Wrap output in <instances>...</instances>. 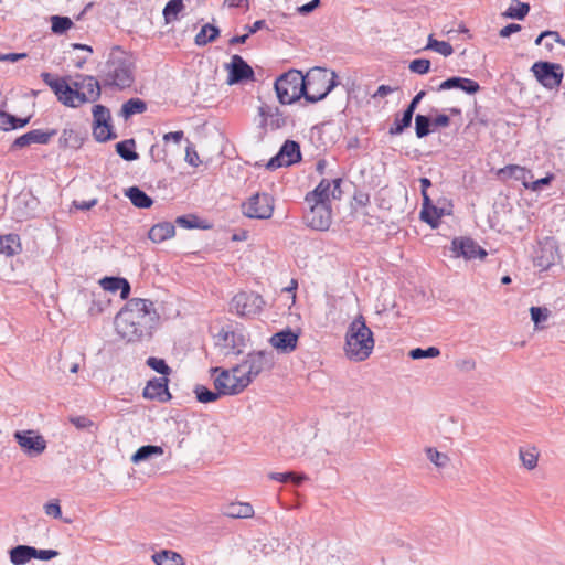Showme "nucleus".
<instances>
[{"instance_id":"1","label":"nucleus","mask_w":565,"mask_h":565,"mask_svg":"<svg viewBox=\"0 0 565 565\" xmlns=\"http://www.w3.org/2000/svg\"><path fill=\"white\" fill-rule=\"evenodd\" d=\"M99 76L104 86L118 89L130 87L135 81L134 63L130 56L120 46H114L106 63L99 68Z\"/></svg>"},{"instance_id":"2","label":"nucleus","mask_w":565,"mask_h":565,"mask_svg":"<svg viewBox=\"0 0 565 565\" xmlns=\"http://www.w3.org/2000/svg\"><path fill=\"white\" fill-rule=\"evenodd\" d=\"M374 344L372 330L366 326L364 317L359 315L349 324L347 330L345 355L350 360L362 362L371 355Z\"/></svg>"},{"instance_id":"3","label":"nucleus","mask_w":565,"mask_h":565,"mask_svg":"<svg viewBox=\"0 0 565 565\" xmlns=\"http://www.w3.org/2000/svg\"><path fill=\"white\" fill-rule=\"evenodd\" d=\"M303 84L306 86V102L315 104L324 99L339 85L338 74L334 71L316 66L303 75Z\"/></svg>"},{"instance_id":"4","label":"nucleus","mask_w":565,"mask_h":565,"mask_svg":"<svg viewBox=\"0 0 565 565\" xmlns=\"http://www.w3.org/2000/svg\"><path fill=\"white\" fill-rule=\"evenodd\" d=\"M158 315L153 302L148 299L132 298L115 317V329H127L134 321H146L147 326L154 328Z\"/></svg>"},{"instance_id":"5","label":"nucleus","mask_w":565,"mask_h":565,"mask_svg":"<svg viewBox=\"0 0 565 565\" xmlns=\"http://www.w3.org/2000/svg\"><path fill=\"white\" fill-rule=\"evenodd\" d=\"M274 88L281 105H291L306 95L303 75L298 70H289L278 76Z\"/></svg>"},{"instance_id":"6","label":"nucleus","mask_w":565,"mask_h":565,"mask_svg":"<svg viewBox=\"0 0 565 565\" xmlns=\"http://www.w3.org/2000/svg\"><path fill=\"white\" fill-rule=\"evenodd\" d=\"M210 372L212 375L218 373L214 379V386L223 395L239 394L249 385V379L242 375V366L236 365L232 371L215 366L211 367Z\"/></svg>"},{"instance_id":"7","label":"nucleus","mask_w":565,"mask_h":565,"mask_svg":"<svg viewBox=\"0 0 565 565\" xmlns=\"http://www.w3.org/2000/svg\"><path fill=\"white\" fill-rule=\"evenodd\" d=\"M265 306V300L254 291H241L230 302V311L243 318H253L259 315Z\"/></svg>"},{"instance_id":"8","label":"nucleus","mask_w":565,"mask_h":565,"mask_svg":"<svg viewBox=\"0 0 565 565\" xmlns=\"http://www.w3.org/2000/svg\"><path fill=\"white\" fill-rule=\"evenodd\" d=\"M275 365V358L269 351H255L247 354L242 364L243 377H248L249 383L264 371H269Z\"/></svg>"},{"instance_id":"9","label":"nucleus","mask_w":565,"mask_h":565,"mask_svg":"<svg viewBox=\"0 0 565 565\" xmlns=\"http://www.w3.org/2000/svg\"><path fill=\"white\" fill-rule=\"evenodd\" d=\"M531 71L536 81L548 89L559 87L564 77L563 66L558 63L539 61L532 65Z\"/></svg>"},{"instance_id":"10","label":"nucleus","mask_w":565,"mask_h":565,"mask_svg":"<svg viewBox=\"0 0 565 565\" xmlns=\"http://www.w3.org/2000/svg\"><path fill=\"white\" fill-rule=\"evenodd\" d=\"M243 214L248 218L268 220L274 213V198L268 193H255L242 204Z\"/></svg>"},{"instance_id":"11","label":"nucleus","mask_w":565,"mask_h":565,"mask_svg":"<svg viewBox=\"0 0 565 565\" xmlns=\"http://www.w3.org/2000/svg\"><path fill=\"white\" fill-rule=\"evenodd\" d=\"M93 136L98 142H106L117 138L111 125L110 110L100 104L93 107Z\"/></svg>"},{"instance_id":"12","label":"nucleus","mask_w":565,"mask_h":565,"mask_svg":"<svg viewBox=\"0 0 565 565\" xmlns=\"http://www.w3.org/2000/svg\"><path fill=\"white\" fill-rule=\"evenodd\" d=\"M309 212L303 216L307 226L317 231H327L332 223L331 203H320L312 201Z\"/></svg>"},{"instance_id":"13","label":"nucleus","mask_w":565,"mask_h":565,"mask_svg":"<svg viewBox=\"0 0 565 565\" xmlns=\"http://www.w3.org/2000/svg\"><path fill=\"white\" fill-rule=\"evenodd\" d=\"M258 115L262 118L259 127L271 131L285 128L289 122L294 124L290 116L285 115L277 106L263 103L258 107Z\"/></svg>"},{"instance_id":"14","label":"nucleus","mask_w":565,"mask_h":565,"mask_svg":"<svg viewBox=\"0 0 565 565\" xmlns=\"http://www.w3.org/2000/svg\"><path fill=\"white\" fill-rule=\"evenodd\" d=\"M228 76L226 83L228 85H235L247 81H254L255 72L250 65L241 56L233 55L231 63L226 64Z\"/></svg>"},{"instance_id":"15","label":"nucleus","mask_w":565,"mask_h":565,"mask_svg":"<svg viewBox=\"0 0 565 565\" xmlns=\"http://www.w3.org/2000/svg\"><path fill=\"white\" fill-rule=\"evenodd\" d=\"M451 252L455 257L465 259H483L488 254L480 245L470 237H455L451 242Z\"/></svg>"},{"instance_id":"16","label":"nucleus","mask_w":565,"mask_h":565,"mask_svg":"<svg viewBox=\"0 0 565 565\" xmlns=\"http://www.w3.org/2000/svg\"><path fill=\"white\" fill-rule=\"evenodd\" d=\"M56 134V129H50L46 131L41 129H33L15 138L14 141L11 143L9 151L15 152L19 149H23L33 143L47 145L51 138L54 137Z\"/></svg>"},{"instance_id":"17","label":"nucleus","mask_w":565,"mask_h":565,"mask_svg":"<svg viewBox=\"0 0 565 565\" xmlns=\"http://www.w3.org/2000/svg\"><path fill=\"white\" fill-rule=\"evenodd\" d=\"M14 438L22 450L29 456H39L46 448V441L43 436L33 430L15 431Z\"/></svg>"},{"instance_id":"18","label":"nucleus","mask_w":565,"mask_h":565,"mask_svg":"<svg viewBox=\"0 0 565 565\" xmlns=\"http://www.w3.org/2000/svg\"><path fill=\"white\" fill-rule=\"evenodd\" d=\"M299 333L290 328L282 329L269 338L273 348L284 354H289L297 349Z\"/></svg>"},{"instance_id":"19","label":"nucleus","mask_w":565,"mask_h":565,"mask_svg":"<svg viewBox=\"0 0 565 565\" xmlns=\"http://www.w3.org/2000/svg\"><path fill=\"white\" fill-rule=\"evenodd\" d=\"M168 383V377H153L152 380L148 381L146 387L143 388L142 396L146 399H157L162 403L170 401L172 395L169 392Z\"/></svg>"},{"instance_id":"20","label":"nucleus","mask_w":565,"mask_h":565,"mask_svg":"<svg viewBox=\"0 0 565 565\" xmlns=\"http://www.w3.org/2000/svg\"><path fill=\"white\" fill-rule=\"evenodd\" d=\"M480 88L481 87L479 83L473 79L460 76H452L441 82L436 88V90L441 92L449 89H460L468 95H475L480 90Z\"/></svg>"},{"instance_id":"21","label":"nucleus","mask_w":565,"mask_h":565,"mask_svg":"<svg viewBox=\"0 0 565 565\" xmlns=\"http://www.w3.org/2000/svg\"><path fill=\"white\" fill-rule=\"evenodd\" d=\"M152 327L147 326L146 321L131 323L127 329H116L118 335L128 342L141 340L146 335H151Z\"/></svg>"},{"instance_id":"22","label":"nucleus","mask_w":565,"mask_h":565,"mask_svg":"<svg viewBox=\"0 0 565 565\" xmlns=\"http://www.w3.org/2000/svg\"><path fill=\"white\" fill-rule=\"evenodd\" d=\"M100 286L104 290L116 292L120 291V298L121 299H128L130 295V284L126 278L122 277H116V276H106L99 281Z\"/></svg>"},{"instance_id":"23","label":"nucleus","mask_w":565,"mask_h":565,"mask_svg":"<svg viewBox=\"0 0 565 565\" xmlns=\"http://www.w3.org/2000/svg\"><path fill=\"white\" fill-rule=\"evenodd\" d=\"M497 174L502 180L514 179L521 181L523 185L533 179L532 171L519 164H508L499 169Z\"/></svg>"},{"instance_id":"24","label":"nucleus","mask_w":565,"mask_h":565,"mask_svg":"<svg viewBox=\"0 0 565 565\" xmlns=\"http://www.w3.org/2000/svg\"><path fill=\"white\" fill-rule=\"evenodd\" d=\"M84 136L73 128H64L58 139V147L61 149H79L84 143Z\"/></svg>"},{"instance_id":"25","label":"nucleus","mask_w":565,"mask_h":565,"mask_svg":"<svg viewBox=\"0 0 565 565\" xmlns=\"http://www.w3.org/2000/svg\"><path fill=\"white\" fill-rule=\"evenodd\" d=\"M175 234L174 224L171 222H161L153 225L148 233V237L153 243H161L173 237Z\"/></svg>"},{"instance_id":"26","label":"nucleus","mask_w":565,"mask_h":565,"mask_svg":"<svg viewBox=\"0 0 565 565\" xmlns=\"http://www.w3.org/2000/svg\"><path fill=\"white\" fill-rule=\"evenodd\" d=\"M62 104L67 107H78L85 103H95L93 95H87L86 92L79 89H73L68 85V92H65V95L62 97Z\"/></svg>"},{"instance_id":"27","label":"nucleus","mask_w":565,"mask_h":565,"mask_svg":"<svg viewBox=\"0 0 565 565\" xmlns=\"http://www.w3.org/2000/svg\"><path fill=\"white\" fill-rule=\"evenodd\" d=\"M330 189L331 181H329L328 179H322L312 191L306 194L305 201L308 204H311L312 201H320V203H331Z\"/></svg>"},{"instance_id":"28","label":"nucleus","mask_w":565,"mask_h":565,"mask_svg":"<svg viewBox=\"0 0 565 565\" xmlns=\"http://www.w3.org/2000/svg\"><path fill=\"white\" fill-rule=\"evenodd\" d=\"M35 555V547L30 545H17L9 550V558L13 565H25Z\"/></svg>"},{"instance_id":"29","label":"nucleus","mask_w":565,"mask_h":565,"mask_svg":"<svg viewBox=\"0 0 565 565\" xmlns=\"http://www.w3.org/2000/svg\"><path fill=\"white\" fill-rule=\"evenodd\" d=\"M21 249L20 236L18 234L0 235V254L10 257L19 254Z\"/></svg>"},{"instance_id":"30","label":"nucleus","mask_w":565,"mask_h":565,"mask_svg":"<svg viewBox=\"0 0 565 565\" xmlns=\"http://www.w3.org/2000/svg\"><path fill=\"white\" fill-rule=\"evenodd\" d=\"M31 116L17 117L4 110H0V128L3 131L24 128L30 122Z\"/></svg>"},{"instance_id":"31","label":"nucleus","mask_w":565,"mask_h":565,"mask_svg":"<svg viewBox=\"0 0 565 565\" xmlns=\"http://www.w3.org/2000/svg\"><path fill=\"white\" fill-rule=\"evenodd\" d=\"M223 514L233 519H246L254 515V509L250 503L235 502L224 507Z\"/></svg>"},{"instance_id":"32","label":"nucleus","mask_w":565,"mask_h":565,"mask_svg":"<svg viewBox=\"0 0 565 565\" xmlns=\"http://www.w3.org/2000/svg\"><path fill=\"white\" fill-rule=\"evenodd\" d=\"M280 156L286 160L287 166H291L301 160L300 145L295 140H286L279 149Z\"/></svg>"},{"instance_id":"33","label":"nucleus","mask_w":565,"mask_h":565,"mask_svg":"<svg viewBox=\"0 0 565 565\" xmlns=\"http://www.w3.org/2000/svg\"><path fill=\"white\" fill-rule=\"evenodd\" d=\"M125 194L136 207L149 209L153 204V200L138 186H130Z\"/></svg>"},{"instance_id":"34","label":"nucleus","mask_w":565,"mask_h":565,"mask_svg":"<svg viewBox=\"0 0 565 565\" xmlns=\"http://www.w3.org/2000/svg\"><path fill=\"white\" fill-rule=\"evenodd\" d=\"M218 337L224 341L223 345L233 350L236 354H239L242 352L241 348L245 347V338L241 333L222 330Z\"/></svg>"},{"instance_id":"35","label":"nucleus","mask_w":565,"mask_h":565,"mask_svg":"<svg viewBox=\"0 0 565 565\" xmlns=\"http://www.w3.org/2000/svg\"><path fill=\"white\" fill-rule=\"evenodd\" d=\"M147 110V104L145 100L134 97L125 102L121 106L119 115L125 119H129L134 115L142 114Z\"/></svg>"},{"instance_id":"36","label":"nucleus","mask_w":565,"mask_h":565,"mask_svg":"<svg viewBox=\"0 0 565 565\" xmlns=\"http://www.w3.org/2000/svg\"><path fill=\"white\" fill-rule=\"evenodd\" d=\"M41 78L54 92L58 102L62 103V97L65 95V92H68L66 81L64 78H54L49 72L41 73Z\"/></svg>"},{"instance_id":"37","label":"nucleus","mask_w":565,"mask_h":565,"mask_svg":"<svg viewBox=\"0 0 565 565\" xmlns=\"http://www.w3.org/2000/svg\"><path fill=\"white\" fill-rule=\"evenodd\" d=\"M220 36V29L212 24L205 23L194 38L198 46H205L207 43L214 42Z\"/></svg>"},{"instance_id":"38","label":"nucleus","mask_w":565,"mask_h":565,"mask_svg":"<svg viewBox=\"0 0 565 565\" xmlns=\"http://www.w3.org/2000/svg\"><path fill=\"white\" fill-rule=\"evenodd\" d=\"M183 0H169L163 10L162 15L166 24L173 23L179 20V15L184 11Z\"/></svg>"},{"instance_id":"39","label":"nucleus","mask_w":565,"mask_h":565,"mask_svg":"<svg viewBox=\"0 0 565 565\" xmlns=\"http://www.w3.org/2000/svg\"><path fill=\"white\" fill-rule=\"evenodd\" d=\"M156 565H185L183 557L173 551L162 550L152 555Z\"/></svg>"},{"instance_id":"40","label":"nucleus","mask_w":565,"mask_h":565,"mask_svg":"<svg viewBox=\"0 0 565 565\" xmlns=\"http://www.w3.org/2000/svg\"><path fill=\"white\" fill-rule=\"evenodd\" d=\"M163 448L157 445H145L137 449V451L132 455L131 461L134 463H139L141 461L148 460L152 457H159L163 455Z\"/></svg>"},{"instance_id":"41","label":"nucleus","mask_w":565,"mask_h":565,"mask_svg":"<svg viewBox=\"0 0 565 565\" xmlns=\"http://www.w3.org/2000/svg\"><path fill=\"white\" fill-rule=\"evenodd\" d=\"M135 139H126L117 142L115 146L118 156L126 161H135L139 158V154L135 151Z\"/></svg>"},{"instance_id":"42","label":"nucleus","mask_w":565,"mask_h":565,"mask_svg":"<svg viewBox=\"0 0 565 565\" xmlns=\"http://www.w3.org/2000/svg\"><path fill=\"white\" fill-rule=\"evenodd\" d=\"M268 478L270 480H275V481L282 482V483L291 482L295 486H300L305 480L308 479V477L305 473L298 475L294 471L270 472L268 475Z\"/></svg>"},{"instance_id":"43","label":"nucleus","mask_w":565,"mask_h":565,"mask_svg":"<svg viewBox=\"0 0 565 565\" xmlns=\"http://www.w3.org/2000/svg\"><path fill=\"white\" fill-rule=\"evenodd\" d=\"M77 79H83L84 84L83 90L87 93V95H93L94 100H98L100 98V84L99 82L92 75L77 74Z\"/></svg>"},{"instance_id":"44","label":"nucleus","mask_w":565,"mask_h":565,"mask_svg":"<svg viewBox=\"0 0 565 565\" xmlns=\"http://www.w3.org/2000/svg\"><path fill=\"white\" fill-rule=\"evenodd\" d=\"M433 130V122L429 116L422 114L415 116V134L417 138H425Z\"/></svg>"},{"instance_id":"45","label":"nucleus","mask_w":565,"mask_h":565,"mask_svg":"<svg viewBox=\"0 0 565 565\" xmlns=\"http://www.w3.org/2000/svg\"><path fill=\"white\" fill-rule=\"evenodd\" d=\"M193 392L195 394L198 402L204 403V404L213 403V402L217 401L221 396H223V394L220 393L218 390L212 391V390L207 388L206 386L200 385V384L195 385Z\"/></svg>"},{"instance_id":"46","label":"nucleus","mask_w":565,"mask_h":565,"mask_svg":"<svg viewBox=\"0 0 565 565\" xmlns=\"http://www.w3.org/2000/svg\"><path fill=\"white\" fill-rule=\"evenodd\" d=\"M413 115L404 109L402 117L396 116L393 125L388 129L391 136L401 135L406 128L412 125Z\"/></svg>"},{"instance_id":"47","label":"nucleus","mask_w":565,"mask_h":565,"mask_svg":"<svg viewBox=\"0 0 565 565\" xmlns=\"http://www.w3.org/2000/svg\"><path fill=\"white\" fill-rule=\"evenodd\" d=\"M425 49L435 51L445 57L450 56L454 53V49L449 42L438 41L434 38L433 34L428 36L427 45Z\"/></svg>"},{"instance_id":"48","label":"nucleus","mask_w":565,"mask_h":565,"mask_svg":"<svg viewBox=\"0 0 565 565\" xmlns=\"http://www.w3.org/2000/svg\"><path fill=\"white\" fill-rule=\"evenodd\" d=\"M519 457L527 470H533L537 466L539 451L535 447L520 448Z\"/></svg>"},{"instance_id":"49","label":"nucleus","mask_w":565,"mask_h":565,"mask_svg":"<svg viewBox=\"0 0 565 565\" xmlns=\"http://www.w3.org/2000/svg\"><path fill=\"white\" fill-rule=\"evenodd\" d=\"M73 21L68 17L53 15L51 18V29L55 34H63L73 26Z\"/></svg>"},{"instance_id":"50","label":"nucleus","mask_w":565,"mask_h":565,"mask_svg":"<svg viewBox=\"0 0 565 565\" xmlns=\"http://www.w3.org/2000/svg\"><path fill=\"white\" fill-rule=\"evenodd\" d=\"M175 223L183 228L192 230V228H207L206 225H203L200 222L199 217L193 214L181 215L175 218Z\"/></svg>"},{"instance_id":"51","label":"nucleus","mask_w":565,"mask_h":565,"mask_svg":"<svg viewBox=\"0 0 565 565\" xmlns=\"http://www.w3.org/2000/svg\"><path fill=\"white\" fill-rule=\"evenodd\" d=\"M279 451L281 456L286 458H296L305 452V446L299 443L297 447L291 445V440H285L284 444L279 447Z\"/></svg>"},{"instance_id":"52","label":"nucleus","mask_w":565,"mask_h":565,"mask_svg":"<svg viewBox=\"0 0 565 565\" xmlns=\"http://www.w3.org/2000/svg\"><path fill=\"white\" fill-rule=\"evenodd\" d=\"M147 366L167 377L171 373V367L167 364L163 359L149 356L146 361Z\"/></svg>"},{"instance_id":"53","label":"nucleus","mask_w":565,"mask_h":565,"mask_svg":"<svg viewBox=\"0 0 565 565\" xmlns=\"http://www.w3.org/2000/svg\"><path fill=\"white\" fill-rule=\"evenodd\" d=\"M444 215V210L438 209L437 206H434V211L430 209L427 210V213H424V211H420V220L428 225H430L433 228H437L439 225V218Z\"/></svg>"},{"instance_id":"54","label":"nucleus","mask_w":565,"mask_h":565,"mask_svg":"<svg viewBox=\"0 0 565 565\" xmlns=\"http://www.w3.org/2000/svg\"><path fill=\"white\" fill-rule=\"evenodd\" d=\"M439 354H440V350L436 347H428L426 349L415 348V349H412L408 353L409 358L413 360L436 358Z\"/></svg>"},{"instance_id":"55","label":"nucleus","mask_w":565,"mask_h":565,"mask_svg":"<svg viewBox=\"0 0 565 565\" xmlns=\"http://www.w3.org/2000/svg\"><path fill=\"white\" fill-rule=\"evenodd\" d=\"M426 454L428 459L438 468H444L449 462V457L435 448H427Z\"/></svg>"},{"instance_id":"56","label":"nucleus","mask_w":565,"mask_h":565,"mask_svg":"<svg viewBox=\"0 0 565 565\" xmlns=\"http://www.w3.org/2000/svg\"><path fill=\"white\" fill-rule=\"evenodd\" d=\"M430 65L427 58H415L409 63L408 68L412 73L424 75L430 71Z\"/></svg>"},{"instance_id":"57","label":"nucleus","mask_w":565,"mask_h":565,"mask_svg":"<svg viewBox=\"0 0 565 565\" xmlns=\"http://www.w3.org/2000/svg\"><path fill=\"white\" fill-rule=\"evenodd\" d=\"M554 178L555 175L553 173H547L544 178L537 179L535 181L529 180L527 184H524V188L537 192L543 186L550 185Z\"/></svg>"},{"instance_id":"58","label":"nucleus","mask_w":565,"mask_h":565,"mask_svg":"<svg viewBox=\"0 0 565 565\" xmlns=\"http://www.w3.org/2000/svg\"><path fill=\"white\" fill-rule=\"evenodd\" d=\"M531 319L535 324L546 321L548 318V310L542 307L530 308Z\"/></svg>"},{"instance_id":"59","label":"nucleus","mask_w":565,"mask_h":565,"mask_svg":"<svg viewBox=\"0 0 565 565\" xmlns=\"http://www.w3.org/2000/svg\"><path fill=\"white\" fill-rule=\"evenodd\" d=\"M184 159L192 167H199V164L201 163L195 147L191 142H189L186 146Z\"/></svg>"},{"instance_id":"60","label":"nucleus","mask_w":565,"mask_h":565,"mask_svg":"<svg viewBox=\"0 0 565 565\" xmlns=\"http://www.w3.org/2000/svg\"><path fill=\"white\" fill-rule=\"evenodd\" d=\"M70 422L77 429H87L94 425V423L87 416H71Z\"/></svg>"},{"instance_id":"61","label":"nucleus","mask_w":565,"mask_h":565,"mask_svg":"<svg viewBox=\"0 0 565 565\" xmlns=\"http://www.w3.org/2000/svg\"><path fill=\"white\" fill-rule=\"evenodd\" d=\"M150 157L154 162L164 161L167 158V151L159 145H152L150 148Z\"/></svg>"},{"instance_id":"62","label":"nucleus","mask_w":565,"mask_h":565,"mask_svg":"<svg viewBox=\"0 0 565 565\" xmlns=\"http://www.w3.org/2000/svg\"><path fill=\"white\" fill-rule=\"evenodd\" d=\"M281 167H288L286 163V160L282 156H280V152L278 151L277 154H275L270 160L267 162L266 168L268 170H276Z\"/></svg>"},{"instance_id":"63","label":"nucleus","mask_w":565,"mask_h":565,"mask_svg":"<svg viewBox=\"0 0 565 565\" xmlns=\"http://www.w3.org/2000/svg\"><path fill=\"white\" fill-rule=\"evenodd\" d=\"M58 551L56 550H38L35 548V555H33V558L41 559V561H50L58 555Z\"/></svg>"},{"instance_id":"64","label":"nucleus","mask_w":565,"mask_h":565,"mask_svg":"<svg viewBox=\"0 0 565 565\" xmlns=\"http://www.w3.org/2000/svg\"><path fill=\"white\" fill-rule=\"evenodd\" d=\"M44 511L47 515L58 519L62 515L61 505L58 502H49L44 505Z\"/></svg>"}]
</instances>
